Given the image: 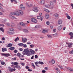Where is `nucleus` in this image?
Returning a JSON list of instances; mask_svg holds the SVG:
<instances>
[{
	"instance_id": "f257e3e1",
	"label": "nucleus",
	"mask_w": 73,
	"mask_h": 73,
	"mask_svg": "<svg viewBox=\"0 0 73 73\" xmlns=\"http://www.w3.org/2000/svg\"><path fill=\"white\" fill-rule=\"evenodd\" d=\"M23 52L25 53L27 56H31L32 54H34L35 53V51L33 50L32 49L29 50L28 48L25 49Z\"/></svg>"
},
{
	"instance_id": "f03ea898",
	"label": "nucleus",
	"mask_w": 73,
	"mask_h": 73,
	"mask_svg": "<svg viewBox=\"0 0 73 73\" xmlns=\"http://www.w3.org/2000/svg\"><path fill=\"white\" fill-rule=\"evenodd\" d=\"M8 70L9 72H12L13 71H15V70H16L15 69H13L12 68H11V67H9Z\"/></svg>"
},
{
	"instance_id": "7ed1b4c3",
	"label": "nucleus",
	"mask_w": 73,
	"mask_h": 73,
	"mask_svg": "<svg viewBox=\"0 0 73 73\" xmlns=\"http://www.w3.org/2000/svg\"><path fill=\"white\" fill-rule=\"evenodd\" d=\"M31 20L32 22H33V23H37V20H36V19L34 18H32L31 19Z\"/></svg>"
},
{
	"instance_id": "20e7f679",
	"label": "nucleus",
	"mask_w": 73,
	"mask_h": 73,
	"mask_svg": "<svg viewBox=\"0 0 73 73\" xmlns=\"http://www.w3.org/2000/svg\"><path fill=\"white\" fill-rule=\"evenodd\" d=\"M1 55L2 56H5V57H8V56H10V54H4V53H2L1 54Z\"/></svg>"
},
{
	"instance_id": "39448f33",
	"label": "nucleus",
	"mask_w": 73,
	"mask_h": 73,
	"mask_svg": "<svg viewBox=\"0 0 73 73\" xmlns=\"http://www.w3.org/2000/svg\"><path fill=\"white\" fill-rule=\"evenodd\" d=\"M23 4H21L20 5V8L22 10L24 11V10H25V7H23Z\"/></svg>"
},
{
	"instance_id": "423d86ee",
	"label": "nucleus",
	"mask_w": 73,
	"mask_h": 73,
	"mask_svg": "<svg viewBox=\"0 0 73 73\" xmlns=\"http://www.w3.org/2000/svg\"><path fill=\"white\" fill-rule=\"evenodd\" d=\"M62 20L61 19H59L58 21V24L59 25H60V24H62Z\"/></svg>"
},
{
	"instance_id": "0eeeda50",
	"label": "nucleus",
	"mask_w": 73,
	"mask_h": 73,
	"mask_svg": "<svg viewBox=\"0 0 73 73\" xmlns=\"http://www.w3.org/2000/svg\"><path fill=\"white\" fill-rule=\"evenodd\" d=\"M33 11L35 12H38V9H37V7H35L33 9Z\"/></svg>"
},
{
	"instance_id": "6e6552de",
	"label": "nucleus",
	"mask_w": 73,
	"mask_h": 73,
	"mask_svg": "<svg viewBox=\"0 0 73 73\" xmlns=\"http://www.w3.org/2000/svg\"><path fill=\"white\" fill-rule=\"evenodd\" d=\"M62 28V25H61L58 27V31H60Z\"/></svg>"
},
{
	"instance_id": "1a4fd4ad",
	"label": "nucleus",
	"mask_w": 73,
	"mask_h": 73,
	"mask_svg": "<svg viewBox=\"0 0 73 73\" xmlns=\"http://www.w3.org/2000/svg\"><path fill=\"white\" fill-rule=\"evenodd\" d=\"M15 68H17L18 70H20V69H21V67H20V66L19 65H16L15 66Z\"/></svg>"
},
{
	"instance_id": "9d476101",
	"label": "nucleus",
	"mask_w": 73,
	"mask_h": 73,
	"mask_svg": "<svg viewBox=\"0 0 73 73\" xmlns=\"http://www.w3.org/2000/svg\"><path fill=\"white\" fill-rule=\"evenodd\" d=\"M69 35H70V36H71V37H70V39H72L73 37V33H69Z\"/></svg>"
},
{
	"instance_id": "9b49d317",
	"label": "nucleus",
	"mask_w": 73,
	"mask_h": 73,
	"mask_svg": "<svg viewBox=\"0 0 73 73\" xmlns=\"http://www.w3.org/2000/svg\"><path fill=\"white\" fill-rule=\"evenodd\" d=\"M16 15V14L14 12H12L10 14L9 16H12V15Z\"/></svg>"
},
{
	"instance_id": "f8f14e48",
	"label": "nucleus",
	"mask_w": 73,
	"mask_h": 73,
	"mask_svg": "<svg viewBox=\"0 0 73 73\" xmlns=\"http://www.w3.org/2000/svg\"><path fill=\"white\" fill-rule=\"evenodd\" d=\"M27 40V39L26 38H22V41L23 42V43H25V42H26Z\"/></svg>"
},
{
	"instance_id": "ddd939ff",
	"label": "nucleus",
	"mask_w": 73,
	"mask_h": 73,
	"mask_svg": "<svg viewBox=\"0 0 73 73\" xmlns=\"http://www.w3.org/2000/svg\"><path fill=\"white\" fill-rule=\"evenodd\" d=\"M7 33L9 35H13V34L15 33V32H10L9 31H7Z\"/></svg>"
},
{
	"instance_id": "4468645a",
	"label": "nucleus",
	"mask_w": 73,
	"mask_h": 73,
	"mask_svg": "<svg viewBox=\"0 0 73 73\" xmlns=\"http://www.w3.org/2000/svg\"><path fill=\"white\" fill-rule=\"evenodd\" d=\"M54 16L55 17L56 19H58V14H54Z\"/></svg>"
},
{
	"instance_id": "2eb2a0df",
	"label": "nucleus",
	"mask_w": 73,
	"mask_h": 73,
	"mask_svg": "<svg viewBox=\"0 0 73 73\" xmlns=\"http://www.w3.org/2000/svg\"><path fill=\"white\" fill-rule=\"evenodd\" d=\"M49 17V14L48 13L46 14H45V18L46 19H48Z\"/></svg>"
},
{
	"instance_id": "dca6fc26",
	"label": "nucleus",
	"mask_w": 73,
	"mask_h": 73,
	"mask_svg": "<svg viewBox=\"0 0 73 73\" xmlns=\"http://www.w3.org/2000/svg\"><path fill=\"white\" fill-rule=\"evenodd\" d=\"M42 33H48V31L45 30L44 29H43Z\"/></svg>"
},
{
	"instance_id": "f3484780",
	"label": "nucleus",
	"mask_w": 73,
	"mask_h": 73,
	"mask_svg": "<svg viewBox=\"0 0 73 73\" xmlns=\"http://www.w3.org/2000/svg\"><path fill=\"white\" fill-rule=\"evenodd\" d=\"M15 15L17 16H19L20 15V13H19V11H16L15 12Z\"/></svg>"
},
{
	"instance_id": "a211bd4d",
	"label": "nucleus",
	"mask_w": 73,
	"mask_h": 73,
	"mask_svg": "<svg viewBox=\"0 0 73 73\" xmlns=\"http://www.w3.org/2000/svg\"><path fill=\"white\" fill-rule=\"evenodd\" d=\"M43 9L44 11H45L46 12H47V13H49V12H50V11H49V10L46 9Z\"/></svg>"
},
{
	"instance_id": "6ab92c4d",
	"label": "nucleus",
	"mask_w": 73,
	"mask_h": 73,
	"mask_svg": "<svg viewBox=\"0 0 73 73\" xmlns=\"http://www.w3.org/2000/svg\"><path fill=\"white\" fill-rule=\"evenodd\" d=\"M67 70H69V71H70V72H73V68H67Z\"/></svg>"
},
{
	"instance_id": "aec40b11",
	"label": "nucleus",
	"mask_w": 73,
	"mask_h": 73,
	"mask_svg": "<svg viewBox=\"0 0 73 73\" xmlns=\"http://www.w3.org/2000/svg\"><path fill=\"white\" fill-rule=\"evenodd\" d=\"M19 14H21V15H23L24 14V13H23V11L21 10H19Z\"/></svg>"
},
{
	"instance_id": "412c9836",
	"label": "nucleus",
	"mask_w": 73,
	"mask_h": 73,
	"mask_svg": "<svg viewBox=\"0 0 73 73\" xmlns=\"http://www.w3.org/2000/svg\"><path fill=\"white\" fill-rule=\"evenodd\" d=\"M20 25H22V26H23V27L25 26V24L24 23L22 22H20Z\"/></svg>"
},
{
	"instance_id": "4be33fe9",
	"label": "nucleus",
	"mask_w": 73,
	"mask_h": 73,
	"mask_svg": "<svg viewBox=\"0 0 73 73\" xmlns=\"http://www.w3.org/2000/svg\"><path fill=\"white\" fill-rule=\"evenodd\" d=\"M9 16L12 19H13L14 20H15V19H17L15 17V16Z\"/></svg>"
},
{
	"instance_id": "5701e85b",
	"label": "nucleus",
	"mask_w": 73,
	"mask_h": 73,
	"mask_svg": "<svg viewBox=\"0 0 73 73\" xmlns=\"http://www.w3.org/2000/svg\"><path fill=\"white\" fill-rule=\"evenodd\" d=\"M12 46V44L11 43H9L7 45V48L11 47V46Z\"/></svg>"
},
{
	"instance_id": "b1692460",
	"label": "nucleus",
	"mask_w": 73,
	"mask_h": 73,
	"mask_svg": "<svg viewBox=\"0 0 73 73\" xmlns=\"http://www.w3.org/2000/svg\"><path fill=\"white\" fill-rule=\"evenodd\" d=\"M52 36H53V37H57V36H58V34H52Z\"/></svg>"
},
{
	"instance_id": "393cba45",
	"label": "nucleus",
	"mask_w": 73,
	"mask_h": 73,
	"mask_svg": "<svg viewBox=\"0 0 73 73\" xmlns=\"http://www.w3.org/2000/svg\"><path fill=\"white\" fill-rule=\"evenodd\" d=\"M44 2L45 1H44V0H42L40 2V4H43Z\"/></svg>"
},
{
	"instance_id": "a878e982",
	"label": "nucleus",
	"mask_w": 73,
	"mask_h": 73,
	"mask_svg": "<svg viewBox=\"0 0 73 73\" xmlns=\"http://www.w3.org/2000/svg\"><path fill=\"white\" fill-rule=\"evenodd\" d=\"M9 49H10L11 50H13L14 49H15V47H11L9 48Z\"/></svg>"
},
{
	"instance_id": "bb28decb",
	"label": "nucleus",
	"mask_w": 73,
	"mask_h": 73,
	"mask_svg": "<svg viewBox=\"0 0 73 73\" xmlns=\"http://www.w3.org/2000/svg\"><path fill=\"white\" fill-rule=\"evenodd\" d=\"M23 32H25V33H28L29 32V31L27 29H24L23 30Z\"/></svg>"
},
{
	"instance_id": "cd10ccee",
	"label": "nucleus",
	"mask_w": 73,
	"mask_h": 73,
	"mask_svg": "<svg viewBox=\"0 0 73 73\" xmlns=\"http://www.w3.org/2000/svg\"><path fill=\"white\" fill-rule=\"evenodd\" d=\"M72 45H73V44L72 43L69 44H68V46L69 48H71Z\"/></svg>"
},
{
	"instance_id": "c85d7f7f",
	"label": "nucleus",
	"mask_w": 73,
	"mask_h": 73,
	"mask_svg": "<svg viewBox=\"0 0 73 73\" xmlns=\"http://www.w3.org/2000/svg\"><path fill=\"white\" fill-rule=\"evenodd\" d=\"M0 30L1 31H2L3 32H4V29L3 27H1L0 28Z\"/></svg>"
},
{
	"instance_id": "c756f323",
	"label": "nucleus",
	"mask_w": 73,
	"mask_h": 73,
	"mask_svg": "<svg viewBox=\"0 0 73 73\" xmlns=\"http://www.w3.org/2000/svg\"><path fill=\"white\" fill-rule=\"evenodd\" d=\"M2 52H5V51H7V48H2Z\"/></svg>"
},
{
	"instance_id": "7c9ffc66",
	"label": "nucleus",
	"mask_w": 73,
	"mask_h": 73,
	"mask_svg": "<svg viewBox=\"0 0 73 73\" xmlns=\"http://www.w3.org/2000/svg\"><path fill=\"white\" fill-rule=\"evenodd\" d=\"M51 62L53 64H54V63H55V61H54V60L53 59H52L51 60Z\"/></svg>"
},
{
	"instance_id": "2f4dec72",
	"label": "nucleus",
	"mask_w": 73,
	"mask_h": 73,
	"mask_svg": "<svg viewBox=\"0 0 73 73\" xmlns=\"http://www.w3.org/2000/svg\"><path fill=\"white\" fill-rule=\"evenodd\" d=\"M69 53L71 54H73V50L70 51L69 52Z\"/></svg>"
},
{
	"instance_id": "473e14b6",
	"label": "nucleus",
	"mask_w": 73,
	"mask_h": 73,
	"mask_svg": "<svg viewBox=\"0 0 73 73\" xmlns=\"http://www.w3.org/2000/svg\"><path fill=\"white\" fill-rule=\"evenodd\" d=\"M39 64H41V65H43L44 64V63L42 62L39 61L38 62Z\"/></svg>"
},
{
	"instance_id": "72a5a7b5",
	"label": "nucleus",
	"mask_w": 73,
	"mask_h": 73,
	"mask_svg": "<svg viewBox=\"0 0 73 73\" xmlns=\"http://www.w3.org/2000/svg\"><path fill=\"white\" fill-rule=\"evenodd\" d=\"M40 27V25H36V26L35 27V28H39Z\"/></svg>"
},
{
	"instance_id": "f704fd0d",
	"label": "nucleus",
	"mask_w": 73,
	"mask_h": 73,
	"mask_svg": "<svg viewBox=\"0 0 73 73\" xmlns=\"http://www.w3.org/2000/svg\"><path fill=\"white\" fill-rule=\"evenodd\" d=\"M45 7L46 8H49L50 7V5H45Z\"/></svg>"
},
{
	"instance_id": "c9c22d12",
	"label": "nucleus",
	"mask_w": 73,
	"mask_h": 73,
	"mask_svg": "<svg viewBox=\"0 0 73 73\" xmlns=\"http://www.w3.org/2000/svg\"><path fill=\"white\" fill-rule=\"evenodd\" d=\"M9 31H14V29H13L12 28H10L9 29Z\"/></svg>"
},
{
	"instance_id": "e433bc0d",
	"label": "nucleus",
	"mask_w": 73,
	"mask_h": 73,
	"mask_svg": "<svg viewBox=\"0 0 73 73\" xmlns=\"http://www.w3.org/2000/svg\"><path fill=\"white\" fill-rule=\"evenodd\" d=\"M23 47H24V48H27V46L25 44H23Z\"/></svg>"
},
{
	"instance_id": "4c0bfd02",
	"label": "nucleus",
	"mask_w": 73,
	"mask_h": 73,
	"mask_svg": "<svg viewBox=\"0 0 73 73\" xmlns=\"http://www.w3.org/2000/svg\"><path fill=\"white\" fill-rule=\"evenodd\" d=\"M17 40H19V37H17L15 40V41H17Z\"/></svg>"
},
{
	"instance_id": "58836bf2",
	"label": "nucleus",
	"mask_w": 73,
	"mask_h": 73,
	"mask_svg": "<svg viewBox=\"0 0 73 73\" xmlns=\"http://www.w3.org/2000/svg\"><path fill=\"white\" fill-rule=\"evenodd\" d=\"M54 3H53V2L51 1L50 3V5H52L54 4Z\"/></svg>"
},
{
	"instance_id": "ea45409f",
	"label": "nucleus",
	"mask_w": 73,
	"mask_h": 73,
	"mask_svg": "<svg viewBox=\"0 0 73 73\" xmlns=\"http://www.w3.org/2000/svg\"><path fill=\"white\" fill-rule=\"evenodd\" d=\"M17 56L18 57H20L21 56V54L20 53H18L17 54Z\"/></svg>"
},
{
	"instance_id": "a19ab883",
	"label": "nucleus",
	"mask_w": 73,
	"mask_h": 73,
	"mask_svg": "<svg viewBox=\"0 0 73 73\" xmlns=\"http://www.w3.org/2000/svg\"><path fill=\"white\" fill-rule=\"evenodd\" d=\"M30 46L31 47V48H33V47H35V45H34L33 44H31L30 45Z\"/></svg>"
},
{
	"instance_id": "79ce46f5",
	"label": "nucleus",
	"mask_w": 73,
	"mask_h": 73,
	"mask_svg": "<svg viewBox=\"0 0 73 73\" xmlns=\"http://www.w3.org/2000/svg\"><path fill=\"white\" fill-rule=\"evenodd\" d=\"M14 65H18V63L17 62H15L13 63Z\"/></svg>"
},
{
	"instance_id": "37998d69",
	"label": "nucleus",
	"mask_w": 73,
	"mask_h": 73,
	"mask_svg": "<svg viewBox=\"0 0 73 73\" xmlns=\"http://www.w3.org/2000/svg\"><path fill=\"white\" fill-rule=\"evenodd\" d=\"M20 46H23V43H19L18 44Z\"/></svg>"
},
{
	"instance_id": "c03bdc74",
	"label": "nucleus",
	"mask_w": 73,
	"mask_h": 73,
	"mask_svg": "<svg viewBox=\"0 0 73 73\" xmlns=\"http://www.w3.org/2000/svg\"><path fill=\"white\" fill-rule=\"evenodd\" d=\"M35 64L36 66H38V65L37 64H38V62H36L35 63Z\"/></svg>"
},
{
	"instance_id": "a18cd8bd",
	"label": "nucleus",
	"mask_w": 73,
	"mask_h": 73,
	"mask_svg": "<svg viewBox=\"0 0 73 73\" xmlns=\"http://www.w3.org/2000/svg\"><path fill=\"white\" fill-rule=\"evenodd\" d=\"M6 24L7 26H9V25H10V23H6Z\"/></svg>"
},
{
	"instance_id": "49530a36",
	"label": "nucleus",
	"mask_w": 73,
	"mask_h": 73,
	"mask_svg": "<svg viewBox=\"0 0 73 73\" xmlns=\"http://www.w3.org/2000/svg\"><path fill=\"white\" fill-rule=\"evenodd\" d=\"M1 64L2 65H4V64H5V62H1Z\"/></svg>"
},
{
	"instance_id": "de8ad7c7",
	"label": "nucleus",
	"mask_w": 73,
	"mask_h": 73,
	"mask_svg": "<svg viewBox=\"0 0 73 73\" xmlns=\"http://www.w3.org/2000/svg\"><path fill=\"white\" fill-rule=\"evenodd\" d=\"M32 66H33V67L34 68H36V67L35 66V65L33 63H32Z\"/></svg>"
},
{
	"instance_id": "09e8293b",
	"label": "nucleus",
	"mask_w": 73,
	"mask_h": 73,
	"mask_svg": "<svg viewBox=\"0 0 73 73\" xmlns=\"http://www.w3.org/2000/svg\"><path fill=\"white\" fill-rule=\"evenodd\" d=\"M58 66L59 67V68H60L61 69H63V68H62V66L59 65H58Z\"/></svg>"
},
{
	"instance_id": "8fccbe9b",
	"label": "nucleus",
	"mask_w": 73,
	"mask_h": 73,
	"mask_svg": "<svg viewBox=\"0 0 73 73\" xmlns=\"http://www.w3.org/2000/svg\"><path fill=\"white\" fill-rule=\"evenodd\" d=\"M46 24L47 25H49V24H50L49 22L47 21L46 23Z\"/></svg>"
},
{
	"instance_id": "3c124183",
	"label": "nucleus",
	"mask_w": 73,
	"mask_h": 73,
	"mask_svg": "<svg viewBox=\"0 0 73 73\" xmlns=\"http://www.w3.org/2000/svg\"><path fill=\"white\" fill-rule=\"evenodd\" d=\"M41 16H38L37 17V19H40L41 18Z\"/></svg>"
},
{
	"instance_id": "603ef678",
	"label": "nucleus",
	"mask_w": 73,
	"mask_h": 73,
	"mask_svg": "<svg viewBox=\"0 0 73 73\" xmlns=\"http://www.w3.org/2000/svg\"><path fill=\"white\" fill-rule=\"evenodd\" d=\"M67 17L68 18V19H69V20H70V19L71 18L70 17L69 15L68 17Z\"/></svg>"
},
{
	"instance_id": "864d4df0",
	"label": "nucleus",
	"mask_w": 73,
	"mask_h": 73,
	"mask_svg": "<svg viewBox=\"0 0 73 73\" xmlns=\"http://www.w3.org/2000/svg\"><path fill=\"white\" fill-rule=\"evenodd\" d=\"M54 7V6H51V7H50H50H49V8H50L51 9H53Z\"/></svg>"
},
{
	"instance_id": "5fc2aeb1",
	"label": "nucleus",
	"mask_w": 73,
	"mask_h": 73,
	"mask_svg": "<svg viewBox=\"0 0 73 73\" xmlns=\"http://www.w3.org/2000/svg\"><path fill=\"white\" fill-rule=\"evenodd\" d=\"M57 73H61L60 72V70H58V71H57Z\"/></svg>"
},
{
	"instance_id": "6e6d98bb",
	"label": "nucleus",
	"mask_w": 73,
	"mask_h": 73,
	"mask_svg": "<svg viewBox=\"0 0 73 73\" xmlns=\"http://www.w3.org/2000/svg\"><path fill=\"white\" fill-rule=\"evenodd\" d=\"M46 72V71L45 70H42V72L43 73H45Z\"/></svg>"
},
{
	"instance_id": "4d7b16f0",
	"label": "nucleus",
	"mask_w": 73,
	"mask_h": 73,
	"mask_svg": "<svg viewBox=\"0 0 73 73\" xmlns=\"http://www.w3.org/2000/svg\"><path fill=\"white\" fill-rule=\"evenodd\" d=\"M38 56L37 55H35V58H38Z\"/></svg>"
},
{
	"instance_id": "13d9d810",
	"label": "nucleus",
	"mask_w": 73,
	"mask_h": 73,
	"mask_svg": "<svg viewBox=\"0 0 73 73\" xmlns=\"http://www.w3.org/2000/svg\"><path fill=\"white\" fill-rule=\"evenodd\" d=\"M54 69H55V70H57V71L58 70H59L58 69V68H54Z\"/></svg>"
},
{
	"instance_id": "bf43d9fd",
	"label": "nucleus",
	"mask_w": 73,
	"mask_h": 73,
	"mask_svg": "<svg viewBox=\"0 0 73 73\" xmlns=\"http://www.w3.org/2000/svg\"><path fill=\"white\" fill-rule=\"evenodd\" d=\"M14 52L15 53H17V50H15L14 51Z\"/></svg>"
},
{
	"instance_id": "052dcab7",
	"label": "nucleus",
	"mask_w": 73,
	"mask_h": 73,
	"mask_svg": "<svg viewBox=\"0 0 73 73\" xmlns=\"http://www.w3.org/2000/svg\"><path fill=\"white\" fill-rule=\"evenodd\" d=\"M34 58V56L33 55L32 56V57L31 58V60H32V59H33V58Z\"/></svg>"
},
{
	"instance_id": "680f3d73",
	"label": "nucleus",
	"mask_w": 73,
	"mask_h": 73,
	"mask_svg": "<svg viewBox=\"0 0 73 73\" xmlns=\"http://www.w3.org/2000/svg\"><path fill=\"white\" fill-rule=\"evenodd\" d=\"M28 70L29 72H32V70H31V69H28Z\"/></svg>"
},
{
	"instance_id": "e2e57ef3",
	"label": "nucleus",
	"mask_w": 73,
	"mask_h": 73,
	"mask_svg": "<svg viewBox=\"0 0 73 73\" xmlns=\"http://www.w3.org/2000/svg\"><path fill=\"white\" fill-rule=\"evenodd\" d=\"M48 37H52V36H50V35H47Z\"/></svg>"
},
{
	"instance_id": "0e129e2a",
	"label": "nucleus",
	"mask_w": 73,
	"mask_h": 73,
	"mask_svg": "<svg viewBox=\"0 0 73 73\" xmlns=\"http://www.w3.org/2000/svg\"><path fill=\"white\" fill-rule=\"evenodd\" d=\"M26 68L27 69H29V67L28 66H26Z\"/></svg>"
},
{
	"instance_id": "69168bd1",
	"label": "nucleus",
	"mask_w": 73,
	"mask_h": 73,
	"mask_svg": "<svg viewBox=\"0 0 73 73\" xmlns=\"http://www.w3.org/2000/svg\"><path fill=\"white\" fill-rule=\"evenodd\" d=\"M0 26H1L2 27H4V25L3 24H0Z\"/></svg>"
},
{
	"instance_id": "338daca9",
	"label": "nucleus",
	"mask_w": 73,
	"mask_h": 73,
	"mask_svg": "<svg viewBox=\"0 0 73 73\" xmlns=\"http://www.w3.org/2000/svg\"><path fill=\"white\" fill-rule=\"evenodd\" d=\"M53 32H56V29H54L53 30Z\"/></svg>"
},
{
	"instance_id": "774afa93",
	"label": "nucleus",
	"mask_w": 73,
	"mask_h": 73,
	"mask_svg": "<svg viewBox=\"0 0 73 73\" xmlns=\"http://www.w3.org/2000/svg\"><path fill=\"white\" fill-rule=\"evenodd\" d=\"M19 50L20 51H23V49L22 48H20L19 49Z\"/></svg>"
}]
</instances>
